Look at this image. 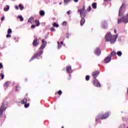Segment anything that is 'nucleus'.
<instances>
[{
	"instance_id": "obj_1",
	"label": "nucleus",
	"mask_w": 128,
	"mask_h": 128,
	"mask_svg": "<svg viewBox=\"0 0 128 128\" xmlns=\"http://www.w3.org/2000/svg\"><path fill=\"white\" fill-rule=\"evenodd\" d=\"M46 42H44V40H42V45L40 46V48H39V52L36 53L32 57L30 60H34V58H37V60H40L42 58V56H40L41 54H44V48H46Z\"/></svg>"
},
{
	"instance_id": "obj_8",
	"label": "nucleus",
	"mask_w": 128,
	"mask_h": 128,
	"mask_svg": "<svg viewBox=\"0 0 128 128\" xmlns=\"http://www.w3.org/2000/svg\"><path fill=\"white\" fill-rule=\"evenodd\" d=\"M28 102V100H26V98L23 99L20 102L22 104H24V108H28V106H30V103L26 104V102Z\"/></svg>"
},
{
	"instance_id": "obj_19",
	"label": "nucleus",
	"mask_w": 128,
	"mask_h": 128,
	"mask_svg": "<svg viewBox=\"0 0 128 128\" xmlns=\"http://www.w3.org/2000/svg\"><path fill=\"white\" fill-rule=\"evenodd\" d=\"M18 18H19L20 20V22H24V18H22V16H18L17 17Z\"/></svg>"
},
{
	"instance_id": "obj_17",
	"label": "nucleus",
	"mask_w": 128,
	"mask_h": 128,
	"mask_svg": "<svg viewBox=\"0 0 128 128\" xmlns=\"http://www.w3.org/2000/svg\"><path fill=\"white\" fill-rule=\"evenodd\" d=\"M40 16H44L46 14V12L43 10H41L40 12Z\"/></svg>"
},
{
	"instance_id": "obj_3",
	"label": "nucleus",
	"mask_w": 128,
	"mask_h": 128,
	"mask_svg": "<svg viewBox=\"0 0 128 128\" xmlns=\"http://www.w3.org/2000/svg\"><path fill=\"white\" fill-rule=\"evenodd\" d=\"M100 74V72L98 71H95L92 74V76L94 80H93V84L96 88H100V82L96 78H98V76Z\"/></svg>"
},
{
	"instance_id": "obj_21",
	"label": "nucleus",
	"mask_w": 128,
	"mask_h": 128,
	"mask_svg": "<svg viewBox=\"0 0 128 128\" xmlns=\"http://www.w3.org/2000/svg\"><path fill=\"white\" fill-rule=\"evenodd\" d=\"M116 54L118 56H122V52L121 51H118L116 53Z\"/></svg>"
},
{
	"instance_id": "obj_34",
	"label": "nucleus",
	"mask_w": 128,
	"mask_h": 128,
	"mask_svg": "<svg viewBox=\"0 0 128 128\" xmlns=\"http://www.w3.org/2000/svg\"><path fill=\"white\" fill-rule=\"evenodd\" d=\"M88 12H90V10H92V6H88Z\"/></svg>"
},
{
	"instance_id": "obj_33",
	"label": "nucleus",
	"mask_w": 128,
	"mask_h": 128,
	"mask_svg": "<svg viewBox=\"0 0 128 128\" xmlns=\"http://www.w3.org/2000/svg\"><path fill=\"white\" fill-rule=\"evenodd\" d=\"M58 94H59L60 96H61L62 94V92L61 90H60L58 92Z\"/></svg>"
},
{
	"instance_id": "obj_24",
	"label": "nucleus",
	"mask_w": 128,
	"mask_h": 128,
	"mask_svg": "<svg viewBox=\"0 0 128 128\" xmlns=\"http://www.w3.org/2000/svg\"><path fill=\"white\" fill-rule=\"evenodd\" d=\"M64 0V4L66 6V4H68V2H70V0Z\"/></svg>"
},
{
	"instance_id": "obj_23",
	"label": "nucleus",
	"mask_w": 128,
	"mask_h": 128,
	"mask_svg": "<svg viewBox=\"0 0 128 128\" xmlns=\"http://www.w3.org/2000/svg\"><path fill=\"white\" fill-rule=\"evenodd\" d=\"M53 26L54 28H58L60 26L58 25V24H56V22H54L53 24Z\"/></svg>"
},
{
	"instance_id": "obj_45",
	"label": "nucleus",
	"mask_w": 128,
	"mask_h": 128,
	"mask_svg": "<svg viewBox=\"0 0 128 128\" xmlns=\"http://www.w3.org/2000/svg\"><path fill=\"white\" fill-rule=\"evenodd\" d=\"M110 0H104V2H110Z\"/></svg>"
},
{
	"instance_id": "obj_52",
	"label": "nucleus",
	"mask_w": 128,
	"mask_h": 128,
	"mask_svg": "<svg viewBox=\"0 0 128 128\" xmlns=\"http://www.w3.org/2000/svg\"><path fill=\"white\" fill-rule=\"evenodd\" d=\"M0 64H2V63H0Z\"/></svg>"
},
{
	"instance_id": "obj_9",
	"label": "nucleus",
	"mask_w": 128,
	"mask_h": 128,
	"mask_svg": "<svg viewBox=\"0 0 128 128\" xmlns=\"http://www.w3.org/2000/svg\"><path fill=\"white\" fill-rule=\"evenodd\" d=\"M102 28H104L105 30H106V28H108V22H106V21L104 20L102 21Z\"/></svg>"
},
{
	"instance_id": "obj_20",
	"label": "nucleus",
	"mask_w": 128,
	"mask_h": 128,
	"mask_svg": "<svg viewBox=\"0 0 128 128\" xmlns=\"http://www.w3.org/2000/svg\"><path fill=\"white\" fill-rule=\"evenodd\" d=\"M116 52L114 51H113L111 53H110V58H112V56H116Z\"/></svg>"
},
{
	"instance_id": "obj_48",
	"label": "nucleus",
	"mask_w": 128,
	"mask_h": 128,
	"mask_svg": "<svg viewBox=\"0 0 128 128\" xmlns=\"http://www.w3.org/2000/svg\"><path fill=\"white\" fill-rule=\"evenodd\" d=\"M100 68H103L102 66H100Z\"/></svg>"
},
{
	"instance_id": "obj_44",
	"label": "nucleus",
	"mask_w": 128,
	"mask_h": 128,
	"mask_svg": "<svg viewBox=\"0 0 128 128\" xmlns=\"http://www.w3.org/2000/svg\"><path fill=\"white\" fill-rule=\"evenodd\" d=\"M60 44H62H62H64V42H61Z\"/></svg>"
},
{
	"instance_id": "obj_47",
	"label": "nucleus",
	"mask_w": 128,
	"mask_h": 128,
	"mask_svg": "<svg viewBox=\"0 0 128 128\" xmlns=\"http://www.w3.org/2000/svg\"><path fill=\"white\" fill-rule=\"evenodd\" d=\"M66 38H68V36H66Z\"/></svg>"
},
{
	"instance_id": "obj_7",
	"label": "nucleus",
	"mask_w": 128,
	"mask_h": 128,
	"mask_svg": "<svg viewBox=\"0 0 128 128\" xmlns=\"http://www.w3.org/2000/svg\"><path fill=\"white\" fill-rule=\"evenodd\" d=\"M78 12H80V18L85 17L86 10H84V6L82 9L78 10Z\"/></svg>"
},
{
	"instance_id": "obj_36",
	"label": "nucleus",
	"mask_w": 128,
	"mask_h": 128,
	"mask_svg": "<svg viewBox=\"0 0 128 128\" xmlns=\"http://www.w3.org/2000/svg\"><path fill=\"white\" fill-rule=\"evenodd\" d=\"M62 26H66V22H64L62 24Z\"/></svg>"
},
{
	"instance_id": "obj_18",
	"label": "nucleus",
	"mask_w": 128,
	"mask_h": 128,
	"mask_svg": "<svg viewBox=\"0 0 128 128\" xmlns=\"http://www.w3.org/2000/svg\"><path fill=\"white\" fill-rule=\"evenodd\" d=\"M34 17H32L28 20V22H30V24H32V22H34Z\"/></svg>"
},
{
	"instance_id": "obj_11",
	"label": "nucleus",
	"mask_w": 128,
	"mask_h": 128,
	"mask_svg": "<svg viewBox=\"0 0 128 128\" xmlns=\"http://www.w3.org/2000/svg\"><path fill=\"white\" fill-rule=\"evenodd\" d=\"M94 53L96 56H100L101 50L100 48H97L94 51Z\"/></svg>"
},
{
	"instance_id": "obj_39",
	"label": "nucleus",
	"mask_w": 128,
	"mask_h": 128,
	"mask_svg": "<svg viewBox=\"0 0 128 128\" xmlns=\"http://www.w3.org/2000/svg\"><path fill=\"white\" fill-rule=\"evenodd\" d=\"M36 25H32L31 26L32 28H36Z\"/></svg>"
},
{
	"instance_id": "obj_41",
	"label": "nucleus",
	"mask_w": 128,
	"mask_h": 128,
	"mask_svg": "<svg viewBox=\"0 0 128 128\" xmlns=\"http://www.w3.org/2000/svg\"><path fill=\"white\" fill-rule=\"evenodd\" d=\"M2 68H4V66H2V64H0V69Z\"/></svg>"
},
{
	"instance_id": "obj_30",
	"label": "nucleus",
	"mask_w": 128,
	"mask_h": 128,
	"mask_svg": "<svg viewBox=\"0 0 128 128\" xmlns=\"http://www.w3.org/2000/svg\"><path fill=\"white\" fill-rule=\"evenodd\" d=\"M0 76H1L2 80H4V75L2 73H1L0 74Z\"/></svg>"
},
{
	"instance_id": "obj_6",
	"label": "nucleus",
	"mask_w": 128,
	"mask_h": 128,
	"mask_svg": "<svg viewBox=\"0 0 128 128\" xmlns=\"http://www.w3.org/2000/svg\"><path fill=\"white\" fill-rule=\"evenodd\" d=\"M124 12H126V4H122L118 12V16L121 18L124 16Z\"/></svg>"
},
{
	"instance_id": "obj_4",
	"label": "nucleus",
	"mask_w": 128,
	"mask_h": 128,
	"mask_svg": "<svg viewBox=\"0 0 128 128\" xmlns=\"http://www.w3.org/2000/svg\"><path fill=\"white\" fill-rule=\"evenodd\" d=\"M110 114V112H106L105 114H99L96 116V122H98L100 120H106L108 116Z\"/></svg>"
},
{
	"instance_id": "obj_14",
	"label": "nucleus",
	"mask_w": 128,
	"mask_h": 128,
	"mask_svg": "<svg viewBox=\"0 0 128 128\" xmlns=\"http://www.w3.org/2000/svg\"><path fill=\"white\" fill-rule=\"evenodd\" d=\"M10 82H6L4 83V86L5 90H8V86H10Z\"/></svg>"
},
{
	"instance_id": "obj_28",
	"label": "nucleus",
	"mask_w": 128,
	"mask_h": 128,
	"mask_svg": "<svg viewBox=\"0 0 128 128\" xmlns=\"http://www.w3.org/2000/svg\"><path fill=\"white\" fill-rule=\"evenodd\" d=\"M19 8H20V10H24V6H22V4H19Z\"/></svg>"
},
{
	"instance_id": "obj_29",
	"label": "nucleus",
	"mask_w": 128,
	"mask_h": 128,
	"mask_svg": "<svg viewBox=\"0 0 128 128\" xmlns=\"http://www.w3.org/2000/svg\"><path fill=\"white\" fill-rule=\"evenodd\" d=\"M12 29L8 28V34H12Z\"/></svg>"
},
{
	"instance_id": "obj_12",
	"label": "nucleus",
	"mask_w": 128,
	"mask_h": 128,
	"mask_svg": "<svg viewBox=\"0 0 128 128\" xmlns=\"http://www.w3.org/2000/svg\"><path fill=\"white\" fill-rule=\"evenodd\" d=\"M66 72L68 74H72V70L71 66H69L66 67Z\"/></svg>"
},
{
	"instance_id": "obj_22",
	"label": "nucleus",
	"mask_w": 128,
	"mask_h": 128,
	"mask_svg": "<svg viewBox=\"0 0 128 128\" xmlns=\"http://www.w3.org/2000/svg\"><path fill=\"white\" fill-rule=\"evenodd\" d=\"M35 24H36V26H38L40 24V21L38 20H35Z\"/></svg>"
},
{
	"instance_id": "obj_26",
	"label": "nucleus",
	"mask_w": 128,
	"mask_h": 128,
	"mask_svg": "<svg viewBox=\"0 0 128 128\" xmlns=\"http://www.w3.org/2000/svg\"><path fill=\"white\" fill-rule=\"evenodd\" d=\"M58 50H60V48H62V44H60V42H58Z\"/></svg>"
},
{
	"instance_id": "obj_16",
	"label": "nucleus",
	"mask_w": 128,
	"mask_h": 128,
	"mask_svg": "<svg viewBox=\"0 0 128 128\" xmlns=\"http://www.w3.org/2000/svg\"><path fill=\"white\" fill-rule=\"evenodd\" d=\"M10 10V6L8 5H6L4 8V10L5 12H8Z\"/></svg>"
},
{
	"instance_id": "obj_2",
	"label": "nucleus",
	"mask_w": 128,
	"mask_h": 128,
	"mask_svg": "<svg viewBox=\"0 0 128 128\" xmlns=\"http://www.w3.org/2000/svg\"><path fill=\"white\" fill-rule=\"evenodd\" d=\"M118 36V34L112 36L110 32H108L105 36V40L106 42H110L111 44H114L116 42Z\"/></svg>"
},
{
	"instance_id": "obj_5",
	"label": "nucleus",
	"mask_w": 128,
	"mask_h": 128,
	"mask_svg": "<svg viewBox=\"0 0 128 128\" xmlns=\"http://www.w3.org/2000/svg\"><path fill=\"white\" fill-rule=\"evenodd\" d=\"M8 102H4L2 106L0 107V118H2V114H4V112L8 108Z\"/></svg>"
},
{
	"instance_id": "obj_27",
	"label": "nucleus",
	"mask_w": 128,
	"mask_h": 128,
	"mask_svg": "<svg viewBox=\"0 0 128 128\" xmlns=\"http://www.w3.org/2000/svg\"><path fill=\"white\" fill-rule=\"evenodd\" d=\"M20 90V86H16V88H15L16 92H18V90Z\"/></svg>"
},
{
	"instance_id": "obj_46",
	"label": "nucleus",
	"mask_w": 128,
	"mask_h": 128,
	"mask_svg": "<svg viewBox=\"0 0 128 128\" xmlns=\"http://www.w3.org/2000/svg\"><path fill=\"white\" fill-rule=\"evenodd\" d=\"M114 32L115 34H116V30H114Z\"/></svg>"
},
{
	"instance_id": "obj_25",
	"label": "nucleus",
	"mask_w": 128,
	"mask_h": 128,
	"mask_svg": "<svg viewBox=\"0 0 128 128\" xmlns=\"http://www.w3.org/2000/svg\"><path fill=\"white\" fill-rule=\"evenodd\" d=\"M92 7L93 8L96 10V2H94L92 4Z\"/></svg>"
},
{
	"instance_id": "obj_51",
	"label": "nucleus",
	"mask_w": 128,
	"mask_h": 128,
	"mask_svg": "<svg viewBox=\"0 0 128 128\" xmlns=\"http://www.w3.org/2000/svg\"><path fill=\"white\" fill-rule=\"evenodd\" d=\"M60 5L62 4V2H60Z\"/></svg>"
},
{
	"instance_id": "obj_10",
	"label": "nucleus",
	"mask_w": 128,
	"mask_h": 128,
	"mask_svg": "<svg viewBox=\"0 0 128 128\" xmlns=\"http://www.w3.org/2000/svg\"><path fill=\"white\" fill-rule=\"evenodd\" d=\"M38 44H40V43L38 42V38L36 37L33 41L32 46L36 48L37 46H38Z\"/></svg>"
},
{
	"instance_id": "obj_31",
	"label": "nucleus",
	"mask_w": 128,
	"mask_h": 128,
	"mask_svg": "<svg viewBox=\"0 0 128 128\" xmlns=\"http://www.w3.org/2000/svg\"><path fill=\"white\" fill-rule=\"evenodd\" d=\"M86 80H90V76L87 75V76H86Z\"/></svg>"
},
{
	"instance_id": "obj_49",
	"label": "nucleus",
	"mask_w": 128,
	"mask_h": 128,
	"mask_svg": "<svg viewBox=\"0 0 128 128\" xmlns=\"http://www.w3.org/2000/svg\"><path fill=\"white\" fill-rule=\"evenodd\" d=\"M14 40H16V38H14Z\"/></svg>"
},
{
	"instance_id": "obj_35",
	"label": "nucleus",
	"mask_w": 128,
	"mask_h": 128,
	"mask_svg": "<svg viewBox=\"0 0 128 128\" xmlns=\"http://www.w3.org/2000/svg\"><path fill=\"white\" fill-rule=\"evenodd\" d=\"M50 30L52 32H56V30H54V27L51 28Z\"/></svg>"
},
{
	"instance_id": "obj_40",
	"label": "nucleus",
	"mask_w": 128,
	"mask_h": 128,
	"mask_svg": "<svg viewBox=\"0 0 128 128\" xmlns=\"http://www.w3.org/2000/svg\"><path fill=\"white\" fill-rule=\"evenodd\" d=\"M67 14H68V15L70 14V10L68 11V12H67Z\"/></svg>"
},
{
	"instance_id": "obj_50",
	"label": "nucleus",
	"mask_w": 128,
	"mask_h": 128,
	"mask_svg": "<svg viewBox=\"0 0 128 128\" xmlns=\"http://www.w3.org/2000/svg\"><path fill=\"white\" fill-rule=\"evenodd\" d=\"M62 128H64V126H62Z\"/></svg>"
},
{
	"instance_id": "obj_43",
	"label": "nucleus",
	"mask_w": 128,
	"mask_h": 128,
	"mask_svg": "<svg viewBox=\"0 0 128 128\" xmlns=\"http://www.w3.org/2000/svg\"><path fill=\"white\" fill-rule=\"evenodd\" d=\"M74 2H78V0H74Z\"/></svg>"
},
{
	"instance_id": "obj_38",
	"label": "nucleus",
	"mask_w": 128,
	"mask_h": 128,
	"mask_svg": "<svg viewBox=\"0 0 128 128\" xmlns=\"http://www.w3.org/2000/svg\"><path fill=\"white\" fill-rule=\"evenodd\" d=\"M1 20L4 21V16H2L1 18Z\"/></svg>"
},
{
	"instance_id": "obj_13",
	"label": "nucleus",
	"mask_w": 128,
	"mask_h": 128,
	"mask_svg": "<svg viewBox=\"0 0 128 128\" xmlns=\"http://www.w3.org/2000/svg\"><path fill=\"white\" fill-rule=\"evenodd\" d=\"M110 60H112V58L110 56H108L104 59V62H106V64H108Z\"/></svg>"
},
{
	"instance_id": "obj_37",
	"label": "nucleus",
	"mask_w": 128,
	"mask_h": 128,
	"mask_svg": "<svg viewBox=\"0 0 128 128\" xmlns=\"http://www.w3.org/2000/svg\"><path fill=\"white\" fill-rule=\"evenodd\" d=\"M124 126H125L124 124H122L120 125V128H124Z\"/></svg>"
},
{
	"instance_id": "obj_15",
	"label": "nucleus",
	"mask_w": 128,
	"mask_h": 128,
	"mask_svg": "<svg viewBox=\"0 0 128 128\" xmlns=\"http://www.w3.org/2000/svg\"><path fill=\"white\" fill-rule=\"evenodd\" d=\"M82 20H80V26H84V22H86V20H84V17H81Z\"/></svg>"
},
{
	"instance_id": "obj_42",
	"label": "nucleus",
	"mask_w": 128,
	"mask_h": 128,
	"mask_svg": "<svg viewBox=\"0 0 128 128\" xmlns=\"http://www.w3.org/2000/svg\"><path fill=\"white\" fill-rule=\"evenodd\" d=\"M15 8H16V10H18V6H15Z\"/></svg>"
},
{
	"instance_id": "obj_53",
	"label": "nucleus",
	"mask_w": 128,
	"mask_h": 128,
	"mask_svg": "<svg viewBox=\"0 0 128 128\" xmlns=\"http://www.w3.org/2000/svg\"><path fill=\"white\" fill-rule=\"evenodd\" d=\"M122 114V111L121 112Z\"/></svg>"
},
{
	"instance_id": "obj_32",
	"label": "nucleus",
	"mask_w": 128,
	"mask_h": 128,
	"mask_svg": "<svg viewBox=\"0 0 128 128\" xmlns=\"http://www.w3.org/2000/svg\"><path fill=\"white\" fill-rule=\"evenodd\" d=\"M6 38H12V35H10V34H8L6 36Z\"/></svg>"
}]
</instances>
